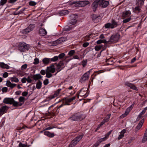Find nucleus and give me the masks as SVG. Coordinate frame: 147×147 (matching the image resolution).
Returning a JSON list of instances; mask_svg holds the SVG:
<instances>
[{"mask_svg":"<svg viewBox=\"0 0 147 147\" xmlns=\"http://www.w3.org/2000/svg\"><path fill=\"white\" fill-rule=\"evenodd\" d=\"M85 117L80 113H75L73 115H71L70 117L69 118V119L71 121H81L83 120Z\"/></svg>","mask_w":147,"mask_h":147,"instance_id":"f257e3e1","label":"nucleus"},{"mask_svg":"<svg viewBox=\"0 0 147 147\" xmlns=\"http://www.w3.org/2000/svg\"><path fill=\"white\" fill-rule=\"evenodd\" d=\"M18 47L19 50L21 52H24L28 51L30 48L29 45L22 42L18 44Z\"/></svg>","mask_w":147,"mask_h":147,"instance_id":"f03ea898","label":"nucleus"},{"mask_svg":"<svg viewBox=\"0 0 147 147\" xmlns=\"http://www.w3.org/2000/svg\"><path fill=\"white\" fill-rule=\"evenodd\" d=\"M83 136L84 135L82 134L74 139L70 143L69 145V147H74V146L81 140Z\"/></svg>","mask_w":147,"mask_h":147,"instance_id":"7ed1b4c3","label":"nucleus"},{"mask_svg":"<svg viewBox=\"0 0 147 147\" xmlns=\"http://www.w3.org/2000/svg\"><path fill=\"white\" fill-rule=\"evenodd\" d=\"M3 102L5 104L12 105L14 107H15V106H16L17 104V101H15L13 98H5Z\"/></svg>","mask_w":147,"mask_h":147,"instance_id":"20e7f679","label":"nucleus"},{"mask_svg":"<svg viewBox=\"0 0 147 147\" xmlns=\"http://www.w3.org/2000/svg\"><path fill=\"white\" fill-rule=\"evenodd\" d=\"M92 70V69H90L82 76L80 80V82L81 83H84L86 80L88 79L90 77V73L91 71Z\"/></svg>","mask_w":147,"mask_h":147,"instance_id":"39448f33","label":"nucleus"},{"mask_svg":"<svg viewBox=\"0 0 147 147\" xmlns=\"http://www.w3.org/2000/svg\"><path fill=\"white\" fill-rule=\"evenodd\" d=\"M120 37L119 34L118 33L113 35L111 36L110 39L107 41V42H116L118 41Z\"/></svg>","mask_w":147,"mask_h":147,"instance_id":"423d86ee","label":"nucleus"},{"mask_svg":"<svg viewBox=\"0 0 147 147\" xmlns=\"http://www.w3.org/2000/svg\"><path fill=\"white\" fill-rule=\"evenodd\" d=\"M35 25L34 24H30L23 30V32L24 34L28 33L33 30L35 28Z\"/></svg>","mask_w":147,"mask_h":147,"instance_id":"0eeeda50","label":"nucleus"},{"mask_svg":"<svg viewBox=\"0 0 147 147\" xmlns=\"http://www.w3.org/2000/svg\"><path fill=\"white\" fill-rule=\"evenodd\" d=\"M100 0H95L92 3L91 7L93 11H95L97 9L98 5H99Z\"/></svg>","mask_w":147,"mask_h":147,"instance_id":"6e6552de","label":"nucleus"},{"mask_svg":"<svg viewBox=\"0 0 147 147\" xmlns=\"http://www.w3.org/2000/svg\"><path fill=\"white\" fill-rule=\"evenodd\" d=\"M18 100L19 102H18L17 101V105L15 106V107L22 106L24 103L25 98L23 96H20Z\"/></svg>","mask_w":147,"mask_h":147,"instance_id":"1a4fd4ad","label":"nucleus"},{"mask_svg":"<svg viewBox=\"0 0 147 147\" xmlns=\"http://www.w3.org/2000/svg\"><path fill=\"white\" fill-rule=\"evenodd\" d=\"M109 4V2L107 1L103 0H100L99 5L102 7H106Z\"/></svg>","mask_w":147,"mask_h":147,"instance_id":"9d476101","label":"nucleus"},{"mask_svg":"<svg viewBox=\"0 0 147 147\" xmlns=\"http://www.w3.org/2000/svg\"><path fill=\"white\" fill-rule=\"evenodd\" d=\"M65 62L64 61H61L58 64L57 66V69H61L64 67L65 65Z\"/></svg>","mask_w":147,"mask_h":147,"instance_id":"9b49d317","label":"nucleus"},{"mask_svg":"<svg viewBox=\"0 0 147 147\" xmlns=\"http://www.w3.org/2000/svg\"><path fill=\"white\" fill-rule=\"evenodd\" d=\"M8 109V107L6 105L3 106L0 108V113L2 115L7 112Z\"/></svg>","mask_w":147,"mask_h":147,"instance_id":"f8f14e48","label":"nucleus"},{"mask_svg":"<svg viewBox=\"0 0 147 147\" xmlns=\"http://www.w3.org/2000/svg\"><path fill=\"white\" fill-rule=\"evenodd\" d=\"M67 40V38L65 37H63L59 38L58 39L55 40L54 43H56V45L61 43L63 41H65Z\"/></svg>","mask_w":147,"mask_h":147,"instance_id":"ddd939ff","label":"nucleus"},{"mask_svg":"<svg viewBox=\"0 0 147 147\" xmlns=\"http://www.w3.org/2000/svg\"><path fill=\"white\" fill-rule=\"evenodd\" d=\"M133 106L134 104H132L131 105L130 107H129L128 108H127L126 110L125 111V113L124 114H123L121 116V117L122 118L124 117H126L129 113L130 110L132 109V108H131V107H132Z\"/></svg>","mask_w":147,"mask_h":147,"instance_id":"4468645a","label":"nucleus"},{"mask_svg":"<svg viewBox=\"0 0 147 147\" xmlns=\"http://www.w3.org/2000/svg\"><path fill=\"white\" fill-rule=\"evenodd\" d=\"M46 71L52 73H54L55 71V69L54 67V65H51L47 67L46 69Z\"/></svg>","mask_w":147,"mask_h":147,"instance_id":"2eb2a0df","label":"nucleus"},{"mask_svg":"<svg viewBox=\"0 0 147 147\" xmlns=\"http://www.w3.org/2000/svg\"><path fill=\"white\" fill-rule=\"evenodd\" d=\"M144 122V119H143L140 121L137 126H136V131H137L139 130L142 126L143 123Z\"/></svg>","mask_w":147,"mask_h":147,"instance_id":"dca6fc26","label":"nucleus"},{"mask_svg":"<svg viewBox=\"0 0 147 147\" xmlns=\"http://www.w3.org/2000/svg\"><path fill=\"white\" fill-rule=\"evenodd\" d=\"M6 85L8 87H10L11 89H12L16 86L15 84H12L9 81H7L6 83Z\"/></svg>","mask_w":147,"mask_h":147,"instance_id":"f3484780","label":"nucleus"},{"mask_svg":"<svg viewBox=\"0 0 147 147\" xmlns=\"http://www.w3.org/2000/svg\"><path fill=\"white\" fill-rule=\"evenodd\" d=\"M44 134L50 138H53L54 136L55 135L53 133H51L48 131H45L44 132Z\"/></svg>","mask_w":147,"mask_h":147,"instance_id":"a211bd4d","label":"nucleus"},{"mask_svg":"<svg viewBox=\"0 0 147 147\" xmlns=\"http://www.w3.org/2000/svg\"><path fill=\"white\" fill-rule=\"evenodd\" d=\"M131 15V12L129 11H126L123 12L122 14V17L123 19Z\"/></svg>","mask_w":147,"mask_h":147,"instance_id":"6ab92c4d","label":"nucleus"},{"mask_svg":"<svg viewBox=\"0 0 147 147\" xmlns=\"http://www.w3.org/2000/svg\"><path fill=\"white\" fill-rule=\"evenodd\" d=\"M69 11L67 10H62L59 12L58 14L60 16H63L69 13Z\"/></svg>","mask_w":147,"mask_h":147,"instance_id":"aec40b11","label":"nucleus"},{"mask_svg":"<svg viewBox=\"0 0 147 147\" xmlns=\"http://www.w3.org/2000/svg\"><path fill=\"white\" fill-rule=\"evenodd\" d=\"M39 34L41 36H45L47 34V32L45 29L41 28L39 30Z\"/></svg>","mask_w":147,"mask_h":147,"instance_id":"412c9836","label":"nucleus"},{"mask_svg":"<svg viewBox=\"0 0 147 147\" xmlns=\"http://www.w3.org/2000/svg\"><path fill=\"white\" fill-rule=\"evenodd\" d=\"M42 61L43 63L45 65H47L51 62L50 58H43L42 60Z\"/></svg>","mask_w":147,"mask_h":147,"instance_id":"4be33fe9","label":"nucleus"},{"mask_svg":"<svg viewBox=\"0 0 147 147\" xmlns=\"http://www.w3.org/2000/svg\"><path fill=\"white\" fill-rule=\"evenodd\" d=\"M81 7H84L89 3V1H80Z\"/></svg>","mask_w":147,"mask_h":147,"instance_id":"5701e85b","label":"nucleus"},{"mask_svg":"<svg viewBox=\"0 0 147 147\" xmlns=\"http://www.w3.org/2000/svg\"><path fill=\"white\" fill-rule=\"evenodd\" d=\"M111 28L113 29L117 27L118 25L117 23L114 20L112 19L111 23Z\"/></svg>","mask_w":147,"mask_h":147,"instance_id":"b1692460","label":"nucleus"},{"mask_svg":"<svg viewBox=\"0 0 147 147\" xmlns=\"http://www.w3.org/2000/svg\"><path fill=\"white\" fill-rule=\"evenodd\" d=\"M0 67L2 68L8 69H9V67L7 64H5L3 62H0Z\"/></svg>","mask_w":147,"mask_h":147,"instance_id":"393cba45","label":"nucleus"},{"mask_svg":"<svg viewBox=\"0 0 147 147\" xmlns=\"http://www.w3.org/2000/svg\"><path fill=\"white\" fill-rule=\"evenodd\" d=\"M76 98V97L74 96L71 98L66 99L65 100V102L66 105H69V104H68V103L72 102L74 100H75Z\"/></svg>","mask_w":147,"mask_h":147,"instance_id":"a878e982","label":"nucleus"},{"mask_svg":"<svg viewBox=\"0 0 147 147\" xmlns=\"http://www.w3.org/2000/svg\"><path fill=\"white\" fill-rule=\"evenodd\" d=\"M42 77V76L39 74L34 75L33 76L34 79L35 80H37L41 78Z\"/></svg>","mask_w":147,"mask_h":147,"instance_id":"bb28decb","label":"nucleus"},{"mask_svg":"<svg viewBox=\"0 0 147 147\" xmlns=\"http://www.w3.org/2000/svg\"><path fill=\"white\" fill-rule=\"evenodd\" d=\"M55 97L53 94L50 95L47 97L45 100V101H49L51 99L55 98Z\"/></svg>","mask_w":147,"mask_h":147,"instance_id":"cd10ccee","label":"nucleus"},{"mask_svg":"<svg viewBox=\"0 0 147 147\" xmlns=\"http://www.w3.org/2000/svg\"><path fill=\"white\" fill-rule=\"evenodd\" d=\"M147 140V128L144 134V136L143 138L142 141L144 142Z\"/></svg>","mask_w":147,"mask_h":147,"instance_id":"c85d7f7f","label":"nucleus"},{"mask_svg":"<svg viewBox=\"0 0 147 147\" xmlns=\"http://www.w3.org/2000/svg\"><path fill=\"white\" fill-rule=\"evenodd\" d=\"M109 42H108L105 39L104 40H101L100 39L98 40L97 41V44H100L101 43H108Z\"/></svg>","mask_w":147,"mask_h":147,"instance_id":"c756f323","label":"nucleus"},{"mask_svg":"<svg viewBox=\"0 0 147 147\" xmlns=\"http://www.w3.org/2000/svg\"><path fill=\"white\" fill-rule=\"evenodd\" d=\"M77 20L75 19H72L69 22L68 24L70 25L71 26L73 25H74L76 23Z\"/></svg>","mask_w":147,"mask_h":147,"instance_id":"7c9ffc66","label":"nucleus"},{"mask_svg":"<svg viewBox=\"0 0 147 147\" xmlns=\"http://www.w3.org/2000/svg\"><path fill=\"white\" fill-rule=\"evenodd\" d=\"M42 83L40 80H38L36 84V88L38 89H40L42 86Z\"/></svg>","mask_w":147,"mask_h":147,"instance_id":"2f4dec72","label":"nucleus"},{"mask_svg":"<svg viewBox=\"0 0 147 147\" xmlns=\"http://www.w3.org/2000/svg\"><path fill=\"white\" fill-rule=\"evenodd\" d=\"M10 80L12 82H14L16 83L18 82H19L18 79L16 77L11 78L10 79Z\"/></svg>","mask_w":147,"mask_h":147,"instance_id":"473e14b6","label":"nucleus"},{"mask_svg":"<svg viewBox=\"0 0 147 147\" xmlns=\"http://www.w3.org/2000/svg\"><path fill=\"white\" fill-rule=\"evenodd\" d=\"M61 89H59L56 90L54 94H53V95L55 97V98L56 97L59 93L61 91Z\"/></svg>","mask_w":147,"mask_h":147,"instance_id":"72a5a7b5","label":"nucleus"},{"mask_svg":"<svg viewBox=\"0 0 147 147\" xmlns=\"http://www.w3.org/2000/svg\"><path fill=\"white\" fill-rule=\"evenodd\" d=\"M58 59V57L57 56H55L52 58H50L51 62H55L57 61Z\"/></svg>","mask_w":147,"mask_h":147,"instance_id":"f704fd0d","label":"nucleus"},{"mask_svg":"<svg viewBox=\"0 0 147 147\" xmlns=\"http://www.w3.org/2000/svg\"><path fill=\"white\" fill-rule=\"evenodd\" d=\"M104 27L105 28H111V23H107L105 25Z\"/></svg>","mask_w":147,"mask_h":147,"instance_id":"c9c22d12","label":"nucleus"},{"mask_svg":"<svg viewBox=\"0 0 147 147\" xmlns=\"http://www.w3.org/2000/svg\"><path fill=\"white\" fill-rule=\"evenodd\" d=\"M52 74L49 72L47 71H46V77L49 78L52 77Z\"/></svg>","mask_w":147,"mask_h":147,"instance_id":"e433bc0d","label":"nucleus"},{"mask_svg":"<svg viewBox=\"0 0 147 147\" xmlns=\"http://www.w3.org/2000/svg\"><path fill=\"white\" fill-rule=\"evenodd\" d=\"M7 1V0H1L0 2V5L3 6Z\"/></svg>","mask_w":147,"mask_h":147,"instance_id":"4c0bfd02","label":"nucleus"},{"mask_svg":"<svg viewBox=\"0 0 147 147\" xmlns=\"http://www.w3.org/2000/svg\"><path fill=\"white\" fill-rule=\"evenodd\" d=\"M39 59L37 58H36L34 59V61L33 62V63L34 65H37L39 63Z\"/></svg>","mask_w":147,"mask_h":147,"instance_id":"58836bf2","label":"nucleus"},{"mask_svg":"<svg viewBox=\"0 0 147 147\" xmlns=\"http://www.w3.org/2000/svg\"><path fill=\"white\" fill-rule=\"evenodd\" d=\"M102 46V45H101L96 46L95 47V49L96 51H98L101 48Z\"/></svg>","mask_w":147,"mask_h":147,"instance_id":"ea45409f","label":"nucleus"},{"mask_svg":"<svg viewBox=\"0 0 147 147\" xmlns=\"http://www.w3.org/2000/svg\"><path fill=\"white\" fill-rule=\"evenodd\" d=\"M75 53V51L74 50H71L68 53V55L70 56H72Z\"/></svg>","mask_w":147,"mask_h":147,"instance_id":"a19ab883","label":"nucleus"},{"mask_svg":"<svg viewBox=\"0 0 147 147\" xmlns=\"http://www.w3.org/2000/svg\"><path fill=\"white\" fill-rule=\"evenodd\" d=\"M131 20V18L130 17H129L127 18H126L123 21V23H126L129 21H130Z\"/></svg>","mask_w":147,"mask_h":147,"instance_id":"79ce46f5","label":"nucleus"},{"mask_svg":"<svg viewBox=\"0 0 147 147\" xmlns=\"http://www.w3.org/2000/svg\"><path fill=\"white\" fill-rule=\"evenodd\" d=\"M36 4V3L34 1H30L29 3V5L32 6H35Z\"/></svg>","mask_w":147,"mask_h":147,"instance_id":"37998d69","label":"nucleus"},{"mask_svg":"<svg viewBox=\"0 0 147 147\" xmlns=\"http://www.w3.org/2000/svg\"><path fill=\"white\" fill-rule=\"evenodd\" d=\"M65 54L64 53H62L60 54L58 56V59H61L63 58L65 56Z\"/></svg>","mask_w":147,"mask_h":147,"instance_id":"c03bdc74","label":"nucleus"},{"mask_svg":"<svg viewBox=\"0 0 147 147\" xmlns=\"http://www.w3.org/2000/svg\"><path fill=\"white\" fill-rule=\"evenodd\" d=\"M72 28L71 27L68 26H67L65 27L64 29V30L66 31L70 30Z\"/></svg>","mask_w":147,"mask_h":147,"instance_id":"a18cd8bd","label":"nucleus"},{"mask_svg":"<svg viewBox=\"0 0 147 147\" xmlns=\"http://www.w3.org/2000/svg\"><path fill=\"white\" fill-rule=\"evenodd\" d=\"M101 142H102V141L101 140L100 141L99 140V141L97 142L96 143H95V144L92 146V147H97L98 146L100 143Z\"/></svg>","mask_w":147,"mask_h":147,"instance_id":"49530a36","label":"nucleus"},{"mask_svg":"<svg viewBox=\"0 0 147 147\" xmlns=\"http://www.w3.org/2000/svg\"><path fill=\"white\" fill-rule=\"evenodd\" d=\"M27 66V65L26 64H24L21 67V69L22 70H24L26 69Z\"/></svg>","mask_w":147,"mask_h":147,"instance_id":"de8ad7c7","label":"nucleus"},{"mask_svg":"<svg viewBox=\"0 0 147 147\" xmlns=\"http://www.w3.org/2000/svg\"><path fill=\"white\" fill-rule=\"evenodd\" d=\"M80 2L78 1L76 2L75 5H74V6L77 7H81L80 4Z\"/></svg>","mask_w":147,"mask_h":147,"instance_id":"09e8293b","label":"nucleus"},{"mask_svg":"<svg viewBox=\"0 0 147 147\" xmlns=\"http://www.w3.org/2000/svg\"><path fill=\"white\" fill-rule=\"evenodd\" d=\"M130 88L136 91H138V90L137 87L133 84H132V86H131Z\"/></svg>","mask_w":147,"mask_h":147,"instance_id":"8fccbe9b","label":"nucleus"},{"mask_svg":"<svg viewBox=\"0 0 147 147\" xmlns=\"http://www.w3.org/2000/svg\"><path fill=\"white\" fill-rule=\"evenodd\" d=\"M49 83V81L48 79H46L43 81V84L45 85H47Z\"/></svg>","mask_w":147,"mask_h":147,"instance_id":"3c124183","label":"nucleus"},{"mask_svg":"<svg viewBox=\"0 0 147 147\" xmlns=\"http://www.w3.org/2000/svg\"><path fill=\"white\" fill-rule=\"evenodd\" d=\"M134 10L136 11H137L138 13L140 12L141 9L139 7H136L135 8Z\"/></svg>","mask_w":147,"mask_h":147,"instance_id":"603ef678","label":"nucleus"},{"mask_svg":"<svg viewBox=\"0 0 147 147\" xmlns=\"http://www.w3.org/2000/svg\"><path fill=\"white\" fill-rule=\"evenodd\" d=\"M141 113H140L139 115H138V117L137 118L136 120L137 121L139 120L142 117V115H143Z\"/></svg>","mask_w":147,"mask_h":147,"instance_id":"864d4df0","label":"nucleus"},{"mask_svg":"<svg viewBox=\"0 0 147 147\" xmlns=\"http://www.w3.org/2000/svg\"><path fill=\"white\" fill-rule=\"evenodd\" d=\"M22 82L23 83H25L27 81V78L26 77H24L21 80Z\"/></svg>","mask_w":147,"mask_h":147,"instance_id":"5fc2aeb1","label":"nucleus"},{"mask_svg":"<svg viewBox=\"0 0 147 147\" xmlns=\"http://www.w3.org/2000/svg\"><path fill=\"white\" fill-rule=\"evenodd\" d=\"M125 85L129 87L130 88H131V86H132V84L128 82H127L125 83Z\"/></svg>","mask_w":147,"mask_h":147,"instance_id":"6e6d98bb","label":"nucleus"},{"mask_svg":"<svg viewBox=\"0 0 147 147\" xmlns=\"http://www.w3.org/2000/svg\"><path fill=\"white\" fill-rule=\"evenodd\" d=\"M7 88L5 87L2 89V91L3 92H6L7 91Z\"/></svg>","mask_w":147,"mask_h":147,"instance_id":"4d7b16f0","label":"nucleus"},{"mask_svg":"<svg viewBox=\"0 0 147 147\" xmlns=\"http://www.w3.org/2000/svg\"><path fill=\"white\" fill-rule=\"evenodd\" d=\"M40 73L42 75H44L46 74V71L45 70L42 69L40 71Z\"/></svg>","mask_w":147,"mask_h":147,"instance_id":"13d9d810","label":"nucleus"},{"mask_svg":"<svg viewBox=\"0 0 147 147\" xmlns=\"http://www.w3.org/2000/svg\"><path fill=\"white\" fill-rule=\"evenodd\" d=\"M126 132V130L125 129H123L120 132V134L122 135L123 137L124 136V134Z\"/></svg>","mask_w":147,"mask_h":147,"instance_id":"bf43d9fd","label":"nucleus"},{"mask_svg":"<svg viewBox=\"0 0 147 147\" xmlns=\"http://www.w3.org/2000/svg\"><path fill=\"white\" fill-rule=\"evenodd\" d=\"M83 92H84V91H83V89H82L80 90L79 94L80 96H83L85 95V94L83 93Z\"/></svg>","mask_w":147,"mask_h":147,"instance_id":"052dcab7","label":"nucleus"},{"mask_svg":"<svg viewBox=\"0 0 147 147\" xmlns=\"http://www.w3.org/2000/svg\"><path fill=\"white\" fill-rule=\"evenodd\" d=\"M55 128V127L54 126H52V127H47L43 131H45L46 130H50L51 129H52L53 128Z\"/></svg>","mask_w":147,"mask_h":147,"instance_id":"680f3d73","label":"nucleus"},{"mask_svg":"<svg viewBox=\"0 0 147 147\" xmlns=\"http://www.w3.org/2000/svg\"><path fill=\"white\" fill-rule=\"evenodd\" d=\"M27 81L28 83H31L32 82V80L29 76L27 78Z\"/></svg>","mask_w":147,"mask_h":147,"instance_id":"e2e57ef3","label":"nucleus"},{"mask_svg":"<svg viewBox=\"0 0 147 147\" xmlns=\"http://www.w3.org/2000/svg\"><path fill=\"white\" fill-rule=\"evenodd\" d=\"M147 110V106L145 108H144L143 110L141 112V113L143 114H144L146 111Z\"/></svg>","mask_w":147,"mask_h":147,"instance_id":"0e129e2a","label":"nucleus"},{"mask_svg":"<svg viewBox=\"0 0 147 147\" xmlns=\"http://www.w3.org/2000/svg\"><path fill=\"white\" fill-rule=\"evenodd\" d=\"M19 146L20 147H26V145L21 143L19 144Z\"/></svg>","mask_w":147,"mask_h":147,"instance_id":"69168bd1","label":"nucleus"},{"mask_svg":"<svg viewBox=\"0 0 147 147\" xmlns=\"http://www.w3.org/2000/svg\"><path fill=\"white\" fill-rule=\"evenodd\" d=\"M110 117V116L109 115L107 116L104 119L105 121L106 122H107L109 120Z\"/></svg>","mask_w":147,"mask_h":147,"instance_id":"338daca9","label":"nucleus"},{"mask_svg":"<svg viewBox=\"0 0 147 147\" xmlns=\"http://www.w3.org/2000/svg\"><path fill=\"white\" fill-rule=\"evenodd\" d=\"M89 45V43L88 42H86L84 43L82 45V46L83 47H87Z\"/></svg>","mask_w":147,"mask_h":147,"instance_id":"774afa93","label":"nucleus"}]
</instances>
